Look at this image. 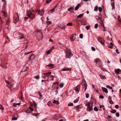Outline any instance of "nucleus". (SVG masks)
Listing matches in <instances>:
<instances>
[{
    "label": "nucleus",
    "mask_w": 121,
    "mask_h": 121,
    "mask_svg": "<svg viewBox=\"0 0 121 121\" xmlns=\"http://www.w3.org/2000/svg\"><path fill=\"white\" fill-rule=\"evenodd\" d=\"M73 8H69L68 9V10L70 12V10H73Z\"/></svg>",
    "instance_id": "obj_54"
},
{
    "label": "nucleus",
    "mask_w": 121,
    "mask_h": 121,
    "mask_svg": "<svg viewBox=\"0 0 121 121\" xmlns=\"http://www.w3.org/2000/svg\"><path fill=\"white\" fill-rule=\"evenodd\" d=\"M53 103H54L56 104H59V103L58 102V100H54V101H53Z\"/></svg>",
    "instance_id": "obj_21"
},
{
    "label": "nucleus",
    "mask_w": 121,
    "mask_h": 121,
    "mask_svg": "<svg viewBox=\"0 0 121 121\" xmlns=\"http://www.w3.org/2000/svg\"><path fill=\"white\" fill-rule=\"evenodd\" d=\"M97 39L98 41H99L101 44L103 45H104L105 44L104 43V41L103 38L99 37Z\"/></svg>",
    "instance_id": "obj_5"
},
{
    "label": "nucleus",
    "mask_w": 121,
    "mask_h": 121,
    "mask_svg": "<svg viewBox=\"0 0 121 121\" xmlns=\"http://www.w3.org/2000/svg\"><path fill=\"white\" fill-rule=\"evenodd\" d=\"M116 112V110H112L111 111V112L113 113H114Z\"/></svg>",
    "instance_id": "obj_27"
},
{
    "label": "nucleus",
    "mask_w": 121,
    "mask_h": 121,
    "mask_svg": "<svg viewBox=\"0 0 121 121\" xmlns=\"http://www.w3.org/2000/svg\"><path fill=\"white\" fill-rule=\"evenodd\" d=\"M19 95H20V96H21V97L20 98V99L22 100L23 99V97L21 93H19Z\"/></svg>",
    "instance_id": "obj_17"
},
{
    "label": "nucleus",
    "mask_w": 121,
    "mask_h": 121,
    "mask_svg": "<svg viewBox=\"0 0 121 121\" xmlns=\"http://www.w3.org/2000/svg\"><path fill=\"white\" fill-rule=\"evenodd\" d=\"M51 102H50L49 101L47 103V105L48 106H50V104H51Z\"/></svg>",
    "instance_id": "obj_46"
},
{
    "label": "nucleus",
    "mask_w": 121,
    "mask_h": 121,
    "mask_svg": "<svg viewBox=\"0 0 121 121\" xmlns=\"http://www.w3.org/2000/svg\"><path fill=\"white\" fill-rule=\"evenodd\" d=\"M82 83L83 84V88H84V91H85L87 88V85L85 80H83L82 81Z\"/></svg>",
    "instance_id": "obj_8"
},
{
    "label": "nucleus",
    "mask_w": 121,
    "mask_h": 121,
    "mask_svg": "<svg viewBox=\"0 0 121 121\" xmlns=\"http://www.w3.org/2000/svg\"><path fill=\"white\" fill-rule=\"evenodd\" d=\"M28 69L29 67L26 65L23 67V68L22 69V72H25L28 70Z\"/></svg>",
    "instance_id": "obj_9"
},
{
    "label": "nucleus",
    "mask_w": 121,
    "mask_h": 121,
    "mask_svg": "<svg viewBox=\"0 0 121 121\" xmlns=\"http://www.w3.org/2000/svg\"><path fill=\"white\" fill-rule=\"evenodd\" d=\"M52 0H46V2L47 3H48L51 2Z\"/></svg>",
    "instance_id": "obj_38"
},
{
    "label": "nucleus",
    "mask_w": 121,
    "mask_h": 121,
    "mask_svg": "<svg viewBox=\"0 0 121 121\" xmlns=\"http://www.w3.org/2000/svg\"><path fill=\"white\" fill-rule=\"evenodd\" d=\"M54 66L53 64H50L48 65L49 67H52Z\"/></svg>",
    "instance_id": "obj_49"
},
{
    "label": "nucleus",
    "mask_w": 121,
    "mask_h": 121,
    "mask_svg": "<svg viewBox=\"0 0 121 121\" xmlns=\"http://www.w3.org/2000/svg\"><path fill=\"white\" fill-rule=\"evenodd\" d=\"M99 98L101 99H103L104 98V96L103 95H100L99 96Z\"/></svg>",
    "instance_id": "obj_52"
},
{
    "label": "nucleus",
    "mask_w": 121,
    "mask_h": 121,
    "mask_svg": "<svg viewBox=\"0 0 121 121\" xmlns=\"http://www.w3.org/2000/svg\"><path fill=\"white\" fill-rule=\"evenodd\" d=\"M35 55L33 54H31V56L29 58V60H32V63H34L35 61Z\"/></svg>",
    "instance_id": "obj_3"
},
{
    "label": "nucleus",
    "mask_w": 121,
    "mask_h": 121,
    "mask_svg": "<svg viewBox=\"0 0 121 121\" xmlns=\"http://www.w3.org/2000/svg\"><path fill=\"white\" fill-rule=\"evenodd\" d=\"M80 88V86L78 85L75 87V88L74 89V90L77 93H78L79 91Z\"/></svg>",
    "instance_id": "obj_11"
},
{
    "label": "nucleus",
    "mask_w": 121,
    "mask_h": 121,
    "mask_svg": "<svg viewBox=\"0 0 121 121\" xmlns=\"http://www.w3.org/2000/svg\"><path fill=\"white\" fill-rule=\"evenodd\" d=\"M28 108H29L30 110H31L32 111H33V108H32L30 107H29Z\"/></svg>",
    "instance_id": "obj_51"
},
{
    "label": "nucleus",
    "mask_w": 121,
    "mask_h": 121,
    "mask_svg": "<svg viewBox=\"0 0 121 121\" xmlns=\"http://www.w3.org/2000/svg\"><path fill=\"white\" fill-rule=\"evenodd\" d=\"M55 11V9L54 8H53L51 10L49 11V12H50L52 13V12H54Z\"/></svg>",
    "instance_id": "obj_28"
},
{
    "label": "nucleus",
    "mask_w": 121,
    "mask_h": 121,
    "mask_svg": "<svg viewBox=\"0 0 121 121\" xmlns=\"http://www.w3.org/2000/svg\"><path fill=\"white\" fill-rule=\"evenodd\" d=\"M99 75L102 79L106 78V77L105 76L101 74H99Z\"/></svg>",
    "instance_id": "obj_20"
},
{
    "label": "nucleus",
    "mask_w": 121,
    "mask_h": 121,
    "mask_svg": "<svg viewBox=\"0 0 121 121\" xmlns=\"http://www.w3.org/2000/svg\"><path fill=\"white\" fill-rule=\"evenodd\" d=\"M81 4H78L75 8H79V7H81Z\"/></svg>",
    "instance_id": "obj_43"
},
{
    "label": "nucleus",
    "mask_w": 121,
    "mask_h": 121,
    "mask_svg": "<svg viewBox=\"0 0 121 121\" xmlns=\"http://www.w3.org/2000/svg\"><path fill=\"white\" fill-rule=\"evenodd\" d=\"M90 26H86V30H88L90 28Z\"/></svg>",
    "instance_id": "obj_37"
},
{
    "label": "nucleus",
    "mask_w": 121,
    "mask_h": 121,
    "mask_svg": "<svg viewBox=\"0 0 121 121\" xmlns=\"http://www.w3.org/2000/svg\"><path fill=\"white\" fill-rule=\"evenodd\" d=\"M106 87L108 88H109L110 89H112V87L110 86L109 85H106Z\"/></svg>",
    "instance_id": "obj_23"
},
{
    "label": "nucleus",
    "mask_w": 121,
    "mask_h": 121,
    "mask_svg": "<svg viewBox=\"0 0 121 121\" xmlns=\"http://www.w3.org/2000/svg\"><path fill=\"white\" fill-rule=\"evenodd\" d=\"M89 94L88 93L86 94V98H87L89 97Z\"/></svg>",
    "instance_id": "obj_50"
},
{
    "label": "nucleus",
    "mask_w": 121,
    "mask_h": 121,
    "mask_svg": "<svg viewBox=\"0 0 121 121\" xmlns=\"http://www.w3.org/2000/svg\"><path fill=\"white\" fill-rule=\"evenodd\" d=\"M116 116L117 117H119V113H117L116 114Z\"/></svg>",
    "instance_id": "obj_48"
},
{
    "label": "nucleus",
    "mask_w": 121,
    "mask_h": 121,
    "mask_svg": "<svg viewBox=\"0 0 121 121\" xmlns=\"http://www.w3.org/2000/svg\"><path fill=\"white\" fill-rule=\"evenodd\" d=\"M79 37L80 38L82 39L83 38V35L82 34H80L79 35Z\"/></svg>",
    "instance_id": "obj_39"
},
{
    "label": "nucleus",
    "mask_w": 121,
    "mask_h": 121,
    "mask_svg": "<svg viewBox=\"0 0 121 121\" xmlns=\"http://www.w3.org/2000/svg\"><path fill=\"white\" fill-rule=\"evenodd\" d=\"M98 24H96L95 25V28L96 29L98 27Z\"/></svg>",
    "instance_id": "obj_44"
},
{
    "label": "nucleus",
    "mask_w": 121,
    "mask_h": 121,
    "mask_svg": "<svg viewBox=\"0 0 121 121\" xmlns=\"http://www.w3.org/2000/svg\"><path fill=\"white\" fill-rule=\"evenodd\" d=\"M26 113H30V112H29V110H28V109L26 111Z\"/></svg>",
    "instance_id": "obj_59"
},
{
    "label": "nucleus",
    "mask_w": 121,
    "mask_h": 121,
    "mask_svg": "<svg viewBox=\"0 0 121 121\" xmlns=\"http://www.w3.org/2000/svg\"><path fill=\"white\" fill-rule=\"evenodd\" d=\"M118 107L119 106L117 104L115 106V107L117 109L118 108Z\"/></svg>",
    "instance_id": "obj_55"
},
{
    "label": "nucleus",
    "mask_w": 121,
    "mask_h": 121,
    "mask_svg": "<svg viewBox=\"0 0 121 121\" xmlns=\"http://www.w3.org/2000/svg\"><path fill=\"white\" fill-rule=\"evenodd\" d=\"M79 100V99L77 98L76 99H75L74 101V102L75 103H76L78 102Z\"/></svg>",
    "instance_id": "obj_36"
},
{
    "label": "nucleus",
    "mask_w": 121,
    "mask_h": 121,
    "mask_svg": "<svg viewBox=\"0 0 121 121\" xmlns=\"http://www.w3.org/2000/svg\"><path fill=\"white\" fill-rule=\"evenodd\" d=\"M91 49L92 51H95V48L93 47H91Z\"/></svg>",
    "instance_id": "obj_53"
},
{
    "label": "nucleus",
    "mask_w": 121,
    "mask_h": 121,
    "mask_svg": "<svg viewBox=\"0 0 121 121\" xmlns=\"http://www.w3.org/2000/svg\"><path fill=\"white\" fill-rule=\"evenodd\" d=\"M51 50H48L47 52V55H48L51 52Z\"/></svg>",
    "instance_id": "obj_34"
},
{
    "label": "nucleus",
    "mask_w": 121,
    "mask_h": 121,
    "mask_svg": "<svg viewBox=\"0 0 121 121\" xmlns=\"http://www.w3.org/2000/svg\"><path fill=\"white\" fill-rule=\"evenodd\" d=\"M17 119V118L16 117H13L12 118V119L13 120H16Z\"/></svg>",
    "instance_id": "obj_45"
},
{
    "label": "nucleus",
    "mask_w": 121,
    "mask_h": 121,
    "mask_svg": "<svg viewBox=\"0 0 121 121\" xmlns=\"http://www.w3.org/2000/svg\"><path fill=\"white\" fill-rule=\"evenodd\" d=\"M19 16L18 13H15L14 17V20L16 22L19 20Z\"/></svg>",
    "instance_id": "obj_4"
},
{
    "label": "nucleus",
    "mask_w": 121,
    "mask_h": 121,
    "mask_svg": "<svg viewBox=\"0 0 121 121\" xmlns=\"http://www.w3.org/2000/svg\"><path fill=\"white\" fill-rule=\"evenodd\" d=\"M68 105L69 106H73V103L71 102H69Z\"/></svg>",
    "instance_id": "obj_33"
},
{
    "label": "nucleus",
    "mask_w": 121,
    "mask_h": 121,
    "mask_svg": "<svg viewBox=\"0 0 121 121\" xmlns=\"http://www.w3.org/2000/svg\"><path fill=\"white\" fill-rule=\"evenodd\" d=\"M33 104H34V106L36 107L37 105V104H36V103L35 102H34Z\"/></svg>",
    "instance_id": "obj_63"
},
{
    "label": "nucleus",
    "mask_w": 121,
    "mask_h": 121,
    "mask_svg": "<svg viewBox=\"0 0 121 121\" xmlns=\"http://www.w3.org/2000/svg\"><path fill=\"white\" fill-rule=\"evenodd\" d=\"M0 109L3 110H4V108L3 106L1 104H0Z\"/></svg>",
    "instance_id": "obj_26"
},
{
    "label": "nucleus",
    "mask_w": 121,
    "mask_h": 121,
    "mask_svg": "<svg viewBox=\"0 0 121 121\" xmlns=\"http://www.w3.org/2000/svg\"><path fill=\"white\" fill-rule=\"evenodd\" d=\"M116 51L117 52V54H119V52H118V50L117 49H116Z\"/></svg>",
    "instance_id": "obj_61"
},
{
    "label": "nucleus",
    "mask_w": 121,
    "mask_h": 121,
    "mask_svg": "<svg viewBox=\"0 0 121 121\" xmlns=\"http://www.w3.org/2000/svg\"><path fill=\"white\" fill-rule=\"evenodd\" d=\"M102 91L106 93L107 94L108 93V90L107 89L104 87H102Z\"/></svg>",
    "instance_id": "obj_15"
},
{
    "label": "nucleus",
    "mask_w": 121,
    "mask_h": 121,
    "mask_svg": "<svg viewBox=\"0 0 121 121\" xmlns=\"http://www.w3.org/2000/svg\"><path fill=\"white\" fill-rule=\"evenodd\" d=\"M64 84L63 83H61L60 84V87L62 88L63 87Z\"/></svg>",
    "instance_id": "obj_42"
},
{
    "label": "nucleus",
    "mask_w": 121,
    "mask_h": 121,
    "mask_svg": "<svg viewBox=\"0 0 121 121\" xmlns=\"http://www.w3.org/2000/svg\"><path fill=\"white\" fill-rule=\"evenodd\" d=\"M73 35H72V36L71 37H70V39H71V41H74V40L73 39Z\"/></svg>",
    "instance_id": "obj_41"
},
{
    "label": "nucleus",
    "mask_w": 121,
    "mask_h": 121,
    "mask_svg": "<svg viewBox=\"0 0 121 121\" xmlns=\"http://www.w3.org/2000/svg\"><path fill=\"white\" fill-rule=\"evenodd\" d=\"M92 109V104L90 106L87 107V110L89 112L91 111Z\"/></svg>",
    "instance_id": "obj_12"
},
{
    "label": "nucleus",
    "mask_w": 121,
    "mask_h": 121,
    "mask_svg": "<svg viewBox=\"0 0 121 121\" xmlns=\"http://www.w3.org/2000/svg\"><path fill=\"white\" fill-rule=\"evenodd\" d=\"M93 89L95 92H98V91L97 89H96L95 88H94Z\"/></svg>",
    "instance_id": "obj_58"
},
{
    "label": "nucleus",
    "mask_w": 121,
    "mask_h": 121,
    "mask_svg": "<svg viewBox=\"0 0 121 121\" xmlns=\"http://www.w3.org/2000/svg\"><path fill=\"white\" fill-rule=\"evenodd\" d=\"M42 77L43 78H45V77H47V76H46V75H42Z\"/></svg>",
    "instance_id": "obj_56"
},
{
    "label": "nucleus",
    "mask_w": 121,
    "mask_h": 121,
    "mask_svg": "<svg viewBox=\"0 0 121 121\" xmlns=\"http://www.w3.org/2000/svg\"><path fill=\"white\" fill-rule=\"evenodd\" d=\"M67 50L66 53V58H70L71 57L72 54L70 49H68L66 48Z\"/></svg>",
    "instance_id": "obj_1"
},
{
    "label": "nucleus",
    "mask_w": 121,
    "mask_h": 121,
    "mask_svg": "<svg viewBox=\"0 0 121 121\" xmlns=\"http://www.w3.org/2000/svg\"><path fill=\"white\" fill-rule=\"evenodd\" d=\"M52 22L51 21H48L47 22V23H49L50 24Z\"/></svg>",
    "instance_id": "obj_60"
},
{
    "label": "nucleus",
    "mask_w": 121,
    "mask_h": 121,
    "mask_svg": "<svg viewBox=\"0 0 121 121\" xmlns=\"http://www.w3.org/2000/svg\"><path fill=\"white\" fill-rule=\"evenodd\" d=\"M94 110L95 111H98V109L97 107H95L94 108Z\"/></svg>",
    "instance_id": "obj_35"
},
{
    "label": "nucleus",
    "mask_w": 121,
    "mask_h": 121,
    "mask_svg": "<svg viewBox=\"0 0 121 121\" xmlns=\"http://www.w3.org/2000/svg\"><path fill=\"white\" fill-rule=\"evenodd\" d=\"M36 12H38L39 14L41 15H43L44 12V10L43 9L42 10H37Z\"/></svg>",
    "instance_id": "obj_10"
},
{
    "label": "nucleus",
    "mask_w": 121,
    "mask_h": 121,
    "mask_svg": "<svg viewBox=\"0 0 121 121\" xmlns=\"http://www.w3.org/2000/svg\"><path fill=\"white\" fill-rule=\"evenodd\" d=\"M95 62L96 64H98V65L100 66L102 65V62L100 61L99 59H97L95 60Z\"/></svg>",
    "instance_id": "obj_7"
},
{
    "label": "nucleus",
    "mask_w": 121,
    "mask_h": 121,
    "mask_svg": "<svg viewBox=\"0 0 121 121\" xmlns=\"http://www.w3.org/2000/svg\"><path fill=\"white\" fill-rule=\"evenodd\" d=\"M0 15L1 18L3 19H5L7 16L6 13L3 11H2Z\"/></svg>",
    "instance_id": "obj_2"
},
{
    "label": "nucleus",
    "mask_w": 121,
    "mask_h": 121,
    "mask_svg": "<svg viewBox=\"0 0 121 121\" xmlns=\"http://www.w3.org/2000/svg\"><path fill=\"white\" fill-rule=\"evenodd\" d=\"M51 72H47L43 73L42 74V75H46V76H47V77L49 78V77H51L53 78L54 77L52 75H51Z\"/></svg>",
    "instance_id": "obj_6"
},
{
    "label": "nucleus",
    "mask_w": 121,
    "mask_h": 121,
    "mask_svg": "<svg viewBox=\"0 0 121 121\" xmlns=\"http://www.w3.org/2000/svg\"><path fill=\"white\" fill-rule=\"evenodd\" d=\"M98 8H95V9H94V10L95 11H97L98 9Z\"/></svg>",
    "instance_id": "obj_62"
},
{
    "label": "nucleus",
    "mask_w": 121,
    "mask_h": 121,
    "mask_svg": "<svg viewBox=\"0 0 121 121\" xmlns=\"http://www.w3.org/2000/svg\"><path fill=\"white\" fill-rule=\"evenodd\" d=\"M58 91L57 90H56L55 91L56 93L55 94L56 95L58 94Z\"/></svg>",
    "instance_id": "obj_64"
},
{
    "label": "nucleus",
    "mask_w": 121,
    "mask_h": 121,
    "mask_svg": "<svg viewBox=\"0 0 121 121\" xmlns=\"http://www.w3.org/2000/svg\"><path fill=\"white\" fill-rule=\"evenodd\" d=\"M35 15L32 13V14H31V15L30 16V17L29 18H30L32 19H33L34 18H35Z\"/></svg>",
    "instance_id": "obj_16"
},
{
    "label": "nucleus",
    "mask_w": 121,
    "mask_h": 121,
    "mask_svg": "<svg viewBox=\"0 0 121 121\" xmlns=\"http://www.w3.org/2000/svg\"><path fill=\"white\" fill-rule=\"evenodd\" d=\"M32 13L30 11H27V16L29 18L30 17V16L31 14H32Z\"/></svg>",
    "instance_id": "obj_13"
},
{
    "label": "nucleus",
    "mask_w": 121,
    "mask_h": 121,
    "mask_svg": "<svg viewBox=\"0 0 121 121\" xmlns=\"http://www.w3.org/2000/svg\"><path fill=\"white\" fill-rule=\"evenodd\" d=\"M115 71L117 74H120L119 72H121V71L119 69H115Z\"/></svg>",
    "instance_id": "obj_14"
},
{
    "label": "nucleus",
    "mask_w": 121,
    "mask_h": 121,
    "mask_svg": "<svg viewBox=\"0 0 121 121\" xmlns=\"http://www.w3.org/2000/svg\"><path fill=\"white\" fill-rule=\"evenodd\" d=\"M85 105L87 107H89L91 106L90 105V104L89 102H87L86 103V104Z\"/></svg>",
    "instance_id": "obj_22"
},
{
    "label": "nucleus",
    "mask_w": 121,
    "mask_h": 121,
    "mask_svg": "<svg viewBox=\"0 0 121 121\" xmlns=\"http://www.w3.org/2000/svg\"><path fill=\"white\" fill-rule=\"evenodd\" d=\"M111 4L112 7V8H113L114 6V1H113L112 3H111Z\"/></svg>",
    "instance_id": "obj_32"
},
{
    "label": "nucleus",
    "mask_w": 121,
    "mask_h": 121,
    "mask_svg": "<svg viewBox=\"0 0 121 121\" xmlns=\"http://www.w3.org/2000/svg\"><path fill=\"white\" fill-rule=\"evenodd\" d=\"M83 14H81L79 15H78V16L77 17L78 18H80V17H82L83 16Z\"/></svg>",
    "instance_id": "obj_25"
},
{
    "label": "nucleus",
    "mask_w": 121,
    "mask_h": 121,
    "mask_svg": "<svg viewBox=\"0 0 121 121\" xmlns=\"http://www.w3.org/2000/svg\"><path fill=\"white\" fill-rule=\"evenodd\" d=\"M39 99H42V98H41V97H42L43 95H42L41 94V93L40 92H39Z\"/></svg>",
    "instance_id": "obj_19"
},
{
    "label": "nucleus",
    "mask_w": 121,
    "mask_h": 121,
    "mask_svg": "<svg viewBox=\"0 0 121 121\" xmlns=\"http://www.w3.org/2000/svg\"><path fill=\"white\" fill-rule=\"evenodd\" d=\"M81 21L82 22H84V23L86 22V20L84 19L81 20Z\"/></svg>",
    "instance_id": "obj_47"
},
{
    "label": "nucleus",
    "mask_w": 121,
    "mask_h": 121,
    "mask_svg": "<svg viewBox=\"0 0 121 121\" xmlns=\"http://www.w3.org/2000/svg\"><path fill=\"white\" fill-rule=\"evenodd\" d=\"M118 19L119 21L121 23V19L119 16H118Z\"/></svg>",
    "instance_id": "obj_30"
},
{
    "label": "nucleus",
    "mask_w": 121,
    "mask_h": 121,
    "mask_svg": "<svg viewBox=\"0 0 121 121\" xmlns=\"http://www.w3.org/2000/svg\"><path fill=\"white\" fill-rule=\"evenodd\" d=\"M69 70V69L68 68H64L62 69V71H65L68 70Z\"/></svg>",
    "instance_id": "obj_24"
},
{
    "label": "nucleus",
    "mask_w": 121,
    "mask_h": 121,
    "mask_svg": "<svg viewBox=\"0 0 121 121\" xmlns=\"http://www.w3.org/2000/svg\"><path fill=\"white\" fill-rule=\"evenodd\" d=\"M32 52V51H30V52H25V55H26L28 54H30V53L31 52Z\"/></svg>",
    "instance_id": "obj_40"
},
{
    "label": "nucleus",
    "mask_w": 121,
    "mask_h": 121,
    "mask_svg": "<svg viewBox=\"0 0 121 121\" xmlns=\"http://www.w3.org/2000/svg\"><path fill=\"white\" fill-rule=\"evenodd\" d=\"M65 26L64 25V26H59V27L61 29H62L63 30H65Z\"/></svg>",
    "instance_id": "obj_18"
},
{
    "label": "nucleus",
    "mask_w": 121,
    "mask_h": 121,
    "mask_svg": "<svg viewBox=\"0 0 121 121\" xmlns=\"http://www.w3.org/2000/svg\"><path fill=\"white\" fill-rule=\"evenodd\" d=\"M98 9L99 10V11L100 12H102V8H98Z\"/></svg>",
    "instance_id": "obj_57"
},
{
    "label": "nucleus",
    "mask_w": 121,
    "mask_h": 121,
    "mask_svg": "<svg viewBox=\"0 0 121 121\" xmlns=\"http://www.w3.org/2000/svg\"><path fill=\"white\" fill-rule=\"evenodd\" d=\"M34 78L37 79H38L39 78V75L37 76H34Z\"/></svg>",
    "instance_id": "obj_31"
},
{
    "label": "nucleus",
    "mask_w": 121,
    "mask_h": 121,
    "mask_svg": "<svg viewBox=\"0 0 121 121\" xmlns=\"http://www.w3.org/2000/svg\"><path fill=\"white\" fill-rule=\"evenodd\" d=\"M72 23L71 22H69L67 24V26H72Z\"/></svg>",
    "instance_id": "obj_29"
}]
</instances>
